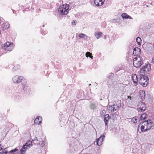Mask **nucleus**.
<instances>
[{
    "mask_svg": "<svg viewBox=\"0 0 154 154\" xmlns=\"http://www.w3.org/2000/svg\"><path fill=\"white\" fill-rule=\"evenodd\" d=\"M150 69V66L149 64L146 65L140 69L142 72L145 71L146 72H149Z\"/></svg>",
    "mask_w": 154,
    "mask_h": 154,
    "instance_id": "nucleus-12",
    "label": "nucleus"
},
{
    "mask_svg": "<svg viewBox=\"0 0 154 154\" xmlns=\"http://www.w3.org/2000/svg\"><path fill=\"white\" fill-rule=\"evenodd\" d=\"M105 137L104 135H102L100 137L98 138L97 140V145L99 146H100L102 144V142L103 141V139Z\"/></svg>",
    "mask_w": 154,
    "mask_h": 154,
    "instance_id": "nucleus-14",
    "label": "nucleus"
},
{
    "mask_svg": "<svg viewBox=\"0 0 154 154\" xmlns=\"http://www.w3.org/2000/svg\"><path fill=\"white\" fill-rule=\"evenodd\" d=\"M136 40L137 43L139 45H140L142 42V40L141 38L139 37H138L137 38Z\"/></svg>",
    "mask_w": 154,
    "mask_h": 154,
    "instance_id": "nucleus-28",
    "label": "nucleus"
},
{
    "mask_svg": "<svg viewBox=\"0 0 154 154\" xmlns=\"http://www.w3.org/2000/svg\"><path fill=\"white\" fill-rule=\"evenodd\" d=\"M33 143L35 144H41V146H43V141L42 140L38 141V139L37 137H35L32 140Z\"/></svg>",
    "mask_w": 154,
    "mask_h": 154,
    "instance_id": "nucleus-13",
    "label": "nucleus"
},
{
    "mask_svg": "<svg viewBox=\"0 0 154 154\" xmlns=\"http://www.w3.org/2000/svg\"><path fill=\"white\" fill-rule=\"evenodd\" d=\"M109 115L106 114L104 116V121L105 122V125H106L108 122V120L109 119Z\"/></svg>",
    "mask_w": 154,
    "mask_h": 154,
    "instance_id": "nucleus-20",
    "label": "nucleus"
},
{
    "mask_svg": "<svg viewBox=\"0 0 154 154\" xmlns=\"http://www.w3.org/2000/svg\"><path fill=\"white\" fill-rule=\"evenodd\" d=\"M46 32V29H42V30L41 31V32L42 35H45V32Z\"/></svg>",
    "mask_w": 154,
    "mask_h": 154,
    "instance_id": "nucleus-33",
    "label": "nucleus"
},
{
    "mask_svg": "<svg viewBox=\"0 0 154 154\" xmlns=\"http://www.w3.org/2000/svg\"><path fill=\"white\" fill-rule=\"evenodd\" d=\"M76 22V21L75 20H74L73 22H72V25H75V23Z\"/></svg>",
    "mask_w": 154,
    "mask_h": 154,
    "instance_id": "nucleus-34",
    "label": "nucleus"
},
{
    "mask_svg": "<svg viewBox=\"0 0 154 154\" xmlns=\"http://www.w3.org/2000/svg\"><path fill=\"white\" fill-rule=\"evenodd\" d=\"M102 33L101 32H96L95 33L94 35L97 39H98L102 36Z\"/></svg>",
    "mask_w": 154,
    "mask_h": 154,
    "instance_id": "nucleus-22",
    "label": "nucleus"
},
{
    "mask_svg": "<svg viewBox=\"0 0 154 154\" xmlns=\"http://www.w3.org/2000/svg\"><path fill=\"white\" fill-rule=\"evenodd\" d=\"M137 108L139 112H143L146 110V106L144 103L140 102L137 105Z\"/></svg>",
    "mask_w": 154,
    "mask_h": 154,
    "instance_id": "nucleus-6",
    "label": "nucleus"
},
{
    "mask_svg": "<svg viewBox=\"0 0 154 154\" xmlns=\"http://www.w3.org/2000/svg\"><path fill=\"white\" fill-rule=\"evenodd\" d=\"M22 87L24 90H25L28 88V87L25 85H23Z\"/></svg>",
    "mask_w": 154,
    "mask_h": 154,
    "instance_id": "nucleus-32",
    "label": "nucleus"
},
{
    "mask_svg": "<svg viewBox=\"0 0 154 154\" xmlns=\"http://www.w3.org/2000/svg\"><path fill=\"white\" fill-rule=\"evenodd\" d=\"M147 114L146 113H143L141 115L140 118L141 120L145 119L146 118Z\"/></svg>",
    "mask_w": 154,
    "mask_h": 154,
    "instance_id": "nucleus-30",
    "label": "nucleus"
},
{
    "mask_svg": "<svg viewBox=\"0 0 154 154\" xmlns=\"http://www.w3.org/2000/svg\"><path fill=\"white\" fill-rule=\"evenodd\" d=\"M132 80L133 82V84L134 86H136L137 85L138 78L137 75L134 74H132Z\"/></svg>",
    "mask_w": 154,
    "mask_h": 154,
    "instance_id": "nucleus-11",
    "label": "nucleus"
},
{
    "mask_svg": "<svg viewBox=\"0 0 154 154\" xmlns=\"http://www.w3.org/2000/svg\"><path fill=\"white\" fill-rule=\"evenodd\" d=\"M20 66L18 65H15L13 68V70L14 71H15L19 69Z\"/></svg>",
    "mask_w": 154,
    "mask_h": 154,
    "instance_id": "nucleus-31",
    "label": "nucleus"
},
{
    "mask_svg": "<svg viewBox=\"0 0 154 154\" xmlns=\"http://www.w3.org/2000/svg\"><path fill=\"white\" fill-rule=\"evenodd\" d=\"M91 55L92 53L89 52H87L85 53V56L86 57H89L91 59H93V56H91Z\"/></svg>",
    "mask_w": 154,
    "mask_h": 154,
    "instance_id": "nucleus-27",
    "label": "nucleus"
},
{
    "mask_svg": "<svg viewBox=\"0 0 154 154\" xmlns=\"http://www.w3.org/2000/svg\"><path fill=\"white\" fill-rule=\"evenodd\" d=\"M69 6L66 4L61 5L58 9V12L61 15H66L69 10Z\"/></svg>",
    "mask_w": 154,
    "mask_h": 154,
    "instance_id": "nucleus-1",
    "label": "nucleus"
},
{
    "mask_svg": "<svg viewBox=\"0 0 154 154\" xmlns=\"http://www.w3.org/2000/svg\"><path fill=\"white\" fill-rule=\"evenodd\" d=\"M42 118L41 116L37 117L34 120V123L36 124H39L42 122Z\"/></svg>",
    "mask_w": 154,
    "mask_h": 154,
    "instance_id": "nucleus-19",
    "label": "nucleus"
},
{
    "mask_svg": "<svg viewBox=\"0 0 154 154\" xmlns=\"http://www.w3.org/2000/svg\"><path fill=\"white\" fill-rule=\"evenodd\" d=\"M32 142L31 141H28L25 144V145H24V146H25L27 148H28V149L29 148V147L32 146Z\"/></svg>",
    "mask_w": 154,
    "mask_h": 154,
    "instance_id": "nucleus-25",
    "label": "nucleus"
},
{
    "mask_svg": "<svg viewBox=\"0 0 154 154\" xmlns=\"http://www.w3.org/2000/svg\"><path fill=\"white\" fill-rule=\"evenodd\" d=\"M7 148L3 149L0 147V154H15L14 152L18 150V149L15 148L14 149L12 150L9 152L6 150Z\"/></svg>",
    "mask_w": 154,
    "mask_h": 154,
    "instance_id": "nucleus-5",
    "label": "nucleus"
},
{
    "mask_svg": "<svg viewBox=\"0 0 154 154\" xmlns=\"http://www.w3.org/2000/svg\"><path fill=\"white\" fill-rule=\"evenodd\" d=\"M79 37L80 38H83L85 40H87L88 38V36L82 33L79 34Z\"/></svg>",
    "mask_w": 154,
    "mask_h": 154,
    "instance_id": "nucleus-24",
    "label": "nucleus"
},
{
    "mask_svg": "<svg viewBox=\"0 0 154 154\" xmlns=\"http://www.w3.org/2000/svg\"><path fill=\"white\" fill-rule=\"evenodd\" d=\"M139 94H140V97L142 100H143L145 98V94L144 91L141 90L139 91Z\"/></svg>",
    "mask_w": 154,
    "mask_h": 154,
    "instance_id": "nucleus-18",
    "label": "nucleus"
},
{
    "mask_svg": "<svg viewBox=\"0 0 154 154\" xmlns=\"http://www.w3.org/2000/svg\"><path fill=\"white\" fill-rule=\"evenodd\" d=\"M128 98L130 99V100H131V97L129 96H128Z\"/></svg>",
    "mask_w": 154,
    "mask_h": 154,
    "instance_id": "nucleus-35",
    "label": "nucleus"
},
{
    "mask_svg": "<svg viewBox=\"0 0 154 154\" xmlns=\"http://www.w3.org/2000/svg\"><path fill=\"white\" fill-rule=\"evenodd\" d=\"M14 46L13 43L8 42L4 44L3 48L6 51H11L12 50Z\"/></svg>",
    "mask_w": 154,
    "mask_h": 154,
    "instance_id": "nucleus-4",
    "label": "nucleus"
},
{
    "mask_svg": "<svg viewBox=\"0 0 154 154\" xmlns=\"http://www.w3.org/2000/svg\"><path fill=\"white\" fill-rule=\"evenodd\" d=\"M122 16L123 18L132 19V17L128 15L126 13H123L122 15Z\"/></svg>",
    "mask_w": 154,
    "mask_h": 154,
    "instance_id": "nucleus-26",
    "label": "nucleus"
},
{
    "mask_svg": "<svg viewBox=\"0 0 154 154\" xmlns=\"http://www.w3.org/2000/svg\"><path fill=\"white\" fill-rule=\"evenodd\" d=\"M152 61H153L154 64V59L152 60Z\"/></svg>",
    "mask_w": 154,
    "mask_h": 154,
    "instance_id": "nucleus-36",
    "label": "nucleus"
},
{
    "mask_svg": "<svg viewBox=\"0 0 154 154\" xmlns=\"http://www.w3.org/2000/svg\"><path fill=\"white\" fill-rule=\"evenodd\" d=\"M119 104H114L113 105L109 106L108 109L111 112H113L119 109Z\"/></svg>",
    "mask_w": 154,
    "mask_h": 154,
    "instance_id": "nucleus-9",
    "label": "nucleus"
},
{
    "mask_svg": "<svg viewBox=\"0 0 154 154\" xmlns=\"http://www.w3.org/2000/svg\"><path fill=\"white\" fill-rule=\"evenodd\" d=\"M23 79V77L22 76L15 75L12 78V81L15 83L19 84Z\"/></svg>",
    "mask_w": 154,
    "mask_h": 154,
    "instance_id": "nucleus-8",
    "label": "nucleus"
},
{
    "mask_svg": "<svg viewBox=\"0 0 154 154\" xmlns=\"http://www.w3.org/2000/svg\"><path fill=\"white\" fill-rule=\"evenodd\" d=\"M10 24L7 22L3 23L2 25V27L3 29H8L10 27Z\"/></svg>",
    "mask_w": 154,
    "mask_h": 154,
    "instance_id": "nucleus-21",
    "label": "nucleus"
},
{
    "mask_svg": "<svg viewBox=\"0 0 154 154\" xmlns=\"http://www.w3.org/2000/svg\"><path fill=\"white\" fill-rule=\"evenodd\" d=\"M28 148L26 147L25 146L23 145L21 149L20 150V152L21 154H24L25 151L28 149Z\"/></svg>",
    "mask_w": 154,
    "mask_h": 154,
    "instance_id": "nucleus-23",
    "label": "nucleus"
},
{
    "mask_svg": "<svg viewBox=\"0 0 154 154\" xmlns=\"http://www.w3.org/2000/svg\"><path fill=\"white\" fill-rule=\"evenodd\" d=\"M142 60L139 57H135L133 59V65L136 68L140 67L142 65Z\"/></svg>",
    "mask_w": 154,
    "mask_h": 154,
    "instance_id": "nucleus-2",
    "label": "nucleus"
},
{
    "mask_svg": "<svg viewBox=\"0 0 154 154\" xmlns=\"http://www.w3.org/2000/svg\"><path fill=\"white\" fill-rule=\"evenodd\" d=\"M105 0H94V4L97 7L102 6L104 3Z\"/></svg>",
    "mask_w": 154,
    "mask_h": 154,
    "instance_id": "nucleus-15",
    "label": "nucleus"
},
{
    "mask_svg": "<svg viewBox=\"0 0 154 154\" xmlns=\"http://www.w3.org/2000/svg\"><path fill=\"white\" fill-rule=\"evenodd\" d=\"M145 122V121L143 122H141L139 124L138 127V130L139 128H140L141 130V131L142 132H145L146 131V130H145V129L146 128H147V127L146 128V125L144 124V123Z\"/></svg>",
    "mask_w": 154,
    "mask_h": 154,
    "instance_id": "nucleus-10",
    "label": "nucleus"
},
{
    "mask_svg": "<svg viewBox=\"0 0 154 154\" xmlns=\"http://www.w3.org/2000/svg\"><path fill=\"white\" fill-rule=\"evenodd\" d=\"M146 125V128L147 127V128H146L145 129L146 131L149 130L154 125L152 122L151 120L145 121V122L144 125Z\"/></svg>",
    "mask_w": 154,
    "mask_h": 154,
    "instance_id": "nucleus-7",
    "label": "nucleus"
},
{
    "mask_svg": "<svg viewBox=\"0 0 154 154\" xmlns=\"http://www.w3.org/2000/svg\"><path fill=\"white\" fill-rule=\"evenodd\" d=\"M140 49L138 48H136L134 49L133 54L134 56H138L140 54Z\"/></svg>",
    "mask_w": 154,
    "mask_h": 154,
    "instance_id": "nucleus-16",
    "label": "nucleus"
},
{
    "mask_svg": "<svg viewBox=\"0 0 154 154\" xmlns=\"http://www.w3.org/2000/svg\"><path fill=\"white\" fill-rule=\"evenodd\" d=\"M137 117H133L131 120V122L134 124H136L137 122Z\"/></svg>",
    "mask_w": 154,
    "mask_h": 154,
    "instance_id": "nucleus-29",
    "label": "nucleus"
},
{
    "mask_svg": "<svg viewBox=\"0 0 154 154\" xmlns=\"http://www.w3.org/2000/svg\"><path fill=\"white\" fill-rule=\"evenodd\" d=\"M148 79L147 77L142 75L140 76L139 83L143 87H146L148 84Z\"/></svg>",
    "mask_w": 154,
    "mask_h": 154,
    "instance_id": "nucleus-3",
    "label": "nucleus"
},
{
    "mask_svg": "<svg viewBox=\"0 0 154 154\" xmlns=\"http://www.w3.org/2000/svg\"><path fill=\"white\" fill-rule=\"evenodd\" d=\"M98 106V103L97 102L91 103L89 106L90 108L92 110L95 109Z\"/></svg>",
    "mask_w": 154,
    "mask_h": 154,
    "instance_id": "nucleus-17",
    "label": "nucleus"
}]
</instances>
